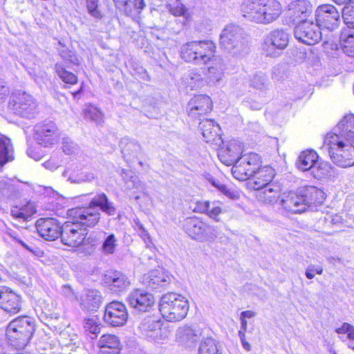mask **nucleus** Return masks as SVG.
I'll list each match as a JSON object with an SVG mask.
<instances>
[{"label":"nucleus","mask_w":354,"mask_h":354,"mask_svg":"<svg viewBox=\"0 0 354 354\" xmlns=\"http://www.w3.org/2000/svg\"><path fill=\"white\" fill-rule=\"evenodd\" d=\"M84 328L93 335H97L100 332V328L95 319L88 318L85 319Z\"/></svg>","instance_id":"obj_57"},{"label":"nucleus","mask_w":354,"mask_h":354,"mask_svg":"<svg viewBox=\"0 0 354 354\" xmlns=\"http://www.w3.org/2000/svg\"><path fill=\"white\" fill-rule=\"evenodd\" d=\"M313 12V6L308 0H295L288 5V17L294 24L308 21Z\"/></svg>","instance_id":"obj_19"},{"label":"nucleus","mask_w":354,"mask_h":354,"mask_svg":"<svg viewBox=\"0 0 354 354\" xmlns=\"http://www.w3.org/2000/svg\"><path fill=\"white\" fill-rule=\"evenodd\" d=\"M63 151L68 155L75 153L77 149V145L69 138H63L62 139Z\"/></svg>","instance_id":"obj_53"},{"label":"nucleus","mask_w":354,"mask_h":354,"mask_svg":"<svg viewBox=\"0 0 354 354\" xmlns=\"http://www.w3.org/2000/svg\"><path fill=\"white\" fill-rule=\"evenodd\" d=\"M171 281V276L163 268L152 270L142 277V283L151 290L167 287Z\"/></svg>","instance_id":"obj_17"},{"label":"nucleus","mask_w":354,"mask_h":354,"mask_svg":"<svg viewBox=\"0 0 354 354\" xmlns=\"http://www.w3.org/2000/svg\"><path fill=\"white\" fill-rule=\"evenodd\" d=\"M121 176L129 189H136L138 192H143L145 189L144 183L140 180L138 176L133 175L131 171L122 169Z\"/></svg>","instance_id":"obj_36"},{"label":"nucleus","mask_w":354,"mask_h":354,"mask_svg":"<svg viewBox=\"0 0 354 354\" xmlns=\"http://www.w3.org/2000/svg\"><path fill=\"white\" fill-rule=\"evenodd\" d=\"M198 354H221V352L214 339L207 338L201 343Z\"/></svg>","instance_id":"obj_40"},{"label":"nucleus","mask_w":354,"mask_h":354,"mask_svg":"<svg viewBox=\"0 0 354 354\" xmlns=\"http://www.w3.org/2000/svg\"><path fill=\"white\" fill-rule=\"evenodd\" d=\"M261 164L260 156L255 153L242 155L232 165V174L239 180H245L253 177Z\"/></svg>","instance_id":"obj_9"},{"label":"nucleus","mask_w":354,"mask_h":354,"mask_svg":"<svg viewBox=\"0 0 354 354\" xmlns=\"http://www.w3.org/2000/svg\"><path fill=\"white\" fill-rule=\"evenodd\" d=\"M97 345L100 348L98 354H120V342L119 338L115 335H102Z\"/></svg>","instance_id":"obj_26"},{"label":"nucleus","mask_w":354,"mask_h":354,"mask_svg":"<svg viewBox=\"0 0 354 354\" xmlns=\"http://www.w3.org/2000/svg\"><path fill=\"white\" fill-rule=\"evenodd\" d=\"M331 169V165L328 162L317 160L310 173L315 178L321 179L330 175Z\"/></svg>","instance_id":"obj_39"},{"label":"nucleus","mask_w":354,"mask_h":354,"mask_svg":"<svg viewBox=\"0 0 354 354\" xmlns=\"http://www.w3.org/2000/svg\"><path fill=\"white\" fill-rule=\"evenodd\" d=\"M201 133L207 142H214L221 131L218 124L214 120L205 119L199 122Z\"/></svg>","instance_id":"obj_30"},{"label":"nucleus","mask_w":354,"mask_h":354,"mask_svg":"<svg viewBox=\"0 0 354 354\" xmlns=\"http://www.w3.org/2000/svg\"><path fill=\"white\" fill-rule=\"evenodd\" d=\"M59 44L62 46V48L59 49V53L61 57L68 64L78 65L80 64V62L79 59L75 55V54L73 51L69 50L64 46H63L61 41H59Z\"/></svg>","instance_id":"obj_48"},{"label":"nucleus","mask_w":354,"mask_h":354,"mask_svg":"<svg viewBox=\"0 0 354 354\" xmlns=\"http://www.w3.org/2000/svg\"><path fill=\"white\" fill-rule=\"evenodd\" d=\"M174 308H180L181 310H188L189 309V303L188 301L185 299V297L179 295V297L175 299L174 304H173Z\"/></svg>","instance_id":"obj_61"},{"label":"nucleus","mask_w":354,"mask_h":354,"mask_svg":"<svg viewBox=\"0 0 354 354\" xmlns=\"http://www.w3.org/2000/svg\"><path fill=\"white\" fill-rule=\"evenodd\" d=\"M86 6L88 12L93 17L96 19L102 17L101 13L98 10V0H86Z\"/></svg>","instance_id":"obj_54"},{"label":"nucleus","mask_w":354,"mask_h":354,"mask_svg":"<svg viewBox=\"0 0 354 354\" xmlns=\"http://www.w3.org/2000/svg\"><path fill=\"white\" fill-rule=\"evenodd\" d=\"M34 131L35 141L45 147H53L59 140V131L53 121L44 120L37 123Z\"/></svg>","instance_id":"obj_11"},{"label":"nucleus","mask_w":354,"mask_h":354,"mask_svg":"<svg viewBox=\"0 0 354 354\" xmlns=\"http://www.w3.org/2000/svg\"><path fill=\"white\" fill-rule=\"evenodd\" d=\"M183 226L184 231L189 237L199 242H213L218 235L216 227L197 217L186 218Z\"/></svg>","instance_id":"obj_8"},{"label":"nucleus","mask_w":354,"mask_h":354,"mask_svg":"<svg viewBox=\"0 0 354 354\" xmlns=\"http://www.w3.org/2000/svg\"><path fill=\"white\" fill-rule=\"evenodd\" d=\"M202 335V330L197 326H183L176 333V340L181 345L192 346L196 344Z\"/></svg>","instance_id":"obj_22"},{"label":"nucleus","mask_w":354,"mask_h":354,"mask_svg":"<svg viewBox=\"0 0 354 354\" xmlns=\"http://www.w3.org/2000/svg\"><path fill=\"white\" fill-rule=\"evenodd\" d=\"M55 69L58 76L64 82L70 84H75L77 82V76L73 73L66 71L61 63H57L55 65Z\"/></svg>","instance_id":"obj_41"},{"label":"nucleus","mask_w":354,"mask_h":354,"mask_svg":"<svg viewBox=\"0 0 354 354\" xmlns=\"http://www.w3.org/2000/svg\"><path fill=\"white\" fill-rule=\"evenodd\" d=\"M255 313L254 311H242L240 315L241 320V329L239 331V336L240 337L241 342L245 340V332L247 329V320L246 319L252 318L254 316Z\"/></svg>","instance_id":"obj_49"},{"label":"nucleus","mask_w":354,"mask_h":354,"mask_svg":"<svg viewBox=\"0 0 354 354\" xmlns=\"http://www.w3.org/2000/svg\"><path fill=\"white\" fill-rule=\"evenodd\" d=\"M13 159L12 147L10 140L4 136L0 135V169L7 162Z\"/></svg>","instance_id":"obj_35"},{"label":"nucleus","mask_w":354,"mask_h":354,"mask_svg":"<svg viewBox=\"0 0 354 354\" xmlns=\"http://www.w3.org/2000/svg\"><path fill=\"white\" fill-rule=\"evenodd\" d=\"M130 307L136 308L140 307L148 308L154 304L153 296L144 290L136 289L132 291L127 297Z\"/></svg>","instance_id":"obj_23"},{"label":"nucleus","mask_w":354,"mask_h":354,"mask_svg":"<svg viewBox=\"0 0 354 354\" xmlns=\"http://www.w3.org/2000/svg\"><path fill=\"white\" fill-rule=\"evenodd\" d=\"M167 322H180L187 316V311L176 312V311H160Z\"/></svg>","instance_id":"obj_50"},{"label":"nucleus","mask_w":354,"mask_h":354,"mask_svg":"<svg viewBox=\"0 0 354 354\" xmlns=\"http://www.w3.org/2000/svg\"><path fill=\"white\" fill-rule=\"evenodd\" d=\"M168 6L170 12L175 16H183L186 12L185 7L178 0L169 3Z\"/></svg>","instance_id":"obj_52"},{"label":"nucleus","mask_w":354,"mask_h":354,"mask_svg":"<svg viewBox=\"0 0 354 354\" xmlns=\"http://www.w3.org/2000/svg\"><path fill=\"white\" fill-rule=\"evenodd\" d=\"M216 46L211 41H193L183 44L180 56L187 62L206 64L214 57Z\"/></svg>","instance_id":"obj_6"},{"label":"nucleus","mask_w":354,"mask_h":354,"mask_svg":"<svg viewBox=\"0 0 354 354\" xmlns=\"http://www.w3.org/2000/svg\"><path fill=\"white\" fill-rule=\"evenodd\" d=\"M70 221L62 225L61 241L70 247L81 245L87 235V227H94L99 222L98 213L91 209L68 210Z\"/></svg>","instance_id":"obj_2"},{"label":"nucleus","mask_w":354,"mask_h":354,"mask_svg":"<svg viewBox=\"0 0 354 354\" xmlns=\"http://www.w3.org/2000/svg\"><path fill=\"white\" fill-rule=\"evenodd\" d=\"M220 44L227 50H234L235 54L241 55L248 50L244 31L240 26L234 24L227 25L222 30L220 35Z\"/></svg>","instance_id":"obj_7"},{"label":"nucleus","mask_w":354,"mask_h":354,"mask_svg":"<svg viewBox=\"0 0 354 354\" xmlns=\"http://www.w3.org/2000/svg\"><path fill=\"white\" fill-rule=\"evenodd\" d=\"M15 187L6 180H0V200L10 198L15 193Z\"/></svg>","instance_id":"obj_45"},{"label":"nucleus","mask_w":354,"mask_h":354,"mask_svg":"<svg viewBox=\"0 0 354 354\" xmlns=\"http://www.w3.org/2000/svg\"><path fill=\"white\" fill-rule=\"evenodd\" d=\"M212 66H209L205 73L207 84H215L220 82L223 76L225 64L222 59L213 58Z\"/></svg>","instance_id":"obj_28"},{"label":"nucleus","mask_w":354,"mask_h":354,"mask_svg":"<svg viewBox=\"0 0 354 354\" xmlns=\"http://www.w3.org/2000/svg\"><path fill=\"white\" fill-rule=\"evenodd\" d=\"M222 212L221 208L219 206H216L214 204L211 205L209 204V209L207 212V214L211 218L215 220L216 221H219V218H218V215Z\"/></svg>","instance_id":"obj_62"},{"label":"nucleus","mask_w":354,"mask_h":354,"mask_svg":"<svg viewBox=\"0 0 354 354\" xmlns=\"http://www.w3.org/2000/svg\"><path fill=\"white\" fill-rule=\"evenodd\" d=\"M117 246V239L113 234H110L106 236L102 243V249L104 254H111L115 252Z\"/></svg>","instance_id":"obj_44"},{"label":"nucleus","mask_w":354,"mask_h":354,"mask_svg":"<svg viewBox=\"0 0 354 354\" xmlns=\"http://www.w3.org/2000/svg\"><path fill=\"white\" fill-rule=\"evenodd\" d=\"M98 207L102 212L108 216H113L116 213V207L114 203L109 200L108 196L104 192L97 193L91 200L88 207H77V209H91L98 213L99 220L100 219V213L95 209Z\"/></svg>","instance_id":"obj_20"},{"label":"nucleus","mask_w":354,"mask_h":354,"mask_svg":"<svg viewBox=\"0 0 354 354\" xmlns=\"http://www.w3.org/2000/svg\"><path fill=\"white\" fill-rule=\"evenodd\" d=\"M102 313L105 322L111 326H121L127 321V311H102Z\"/></svg>","instance_id":"obj_33"},{"label":"nucleus","mask_w":354,"mask_h":354,"mask_svg":"<svg viewBox=\"0 0 354 354\" xmlns=\"http://www.w3.org/2000/svg\"><path fill=\"white\" fill-rule=\"evenodd\" d=\"M335 133H328L324 140L331 160L341 167L354 165V115H345Z\"/></svg>","instance_id":"obj_1"},{"label":"nucleus","mask_w":354,"mask_h":354,"mask_svg":"<svg viewBox=\"0 0 354 354\" xmlns=\"http://www.w3.org/2000/svg\"><path fill=\"white\" fill-rule=\"evenodd\" d=\"M339 334H346V338L351 341L354 340V327L348 323H344L342 326L336 329Z\"/></svg>","instance_id":"obj_55"},{"label":"nucleus","mask_w":354,"mask_h":354,"mask_svg":"<svg viewBox=\"0 0 354 354\" xmlns=\"http://www.w3.org/2000/svg\"><path fill=\"white\" fill-rule=\"evenodd\" d=\"M186 86L191 90H196L203 87L207 83L205 78L202 77L201 71L197 68H192L187 71L183 77Z\"/></svg>","instance_id":"obj_31"},{"label":"nucleus","mask_w":354,"mask_h":354,"mask_svg":"<svg viewBox=\"0 0 354 354\" xmlns=\"http://www.w3.org/2000/svg\"><path fill=\"white\" fill-rule=\"evenodd\" d=\"M81 305L85 308H99L102 297L99 291L96 290H86L80 297Z\"/></svg>","instance_id":"obj_32"},{"label":"nucleus","mask_w":354,"mask_h":354,"mask_svg":"<svg viewBox=\"0 0 354 354\" xmlns=\"http://www.w3.org/2000/svg\"><path fill=\"white\" fill-rule=\"evenodd\" d=\"M39 234L47 241H54L61 235L62 225L54 218H40L35 223Z\"/></svg>","instance_id":"obj_16"},{"label":"nucleus","mask_w":354,"mask_h":354,"mask_svg":"<svg viewBox=\"0 0 354 354\" xmlns=\"http://www.w3.org/2000/svg\"><path fill=\"white\" fill-rule=\"evenodd\" d=\"M243 147L241 143L236 140H230L225 147L221 148L218 151L220 160L226 165H233L240 158Z\"/></svg>","instance_id":"obj_21"},{"label":"nucleus","mask_w":354,"mask_h":354,"mask_svg":"<svg viewBox=\"0 0 354 354\" xmlns=\"http://www.w3.org/2000/svg\"><path fill=\"white\" fill-rule=\"evenodd\" d=\"M212 108V100L209 96L196 95L190 100L187 104V115L193 119L201 120V117L209 113Z\"/></svg>","instance_id":"obj_18"},{"label":"nucleus","mask_w":354,"mask_h":354,"mask_svg":"<svg viewBox=\"0 0 354 354\" xmlns=\"http://www.w3.org/2000/svg\"><path fill=\"white\" fill-rule=\"evenodd\" d=\"M316 22L319 27L333 30L340 24V15L337 8L330 4L319 6L315 11Z\"/></svg>","instance_id":"obj_14"},{"label":"nucleus","mask_w":354,"mask_h":354,"mask_svg":"<svg viewBox=\"0 0 354 354\" xmlns=\"http://www.w3.org/2000/svg\"><path fill=\"white\" fill-rule=\"evenodd\" d=\"M321 28L311 20L301 21L295 27V37L307 45H314L322 39Z\"/></svg>","instance_id":"obj_13"},{"label":"nucleus","mask_w":354,"mask_h":354,"mask_svg":"<svg viewBox=\"0 0 354 354\" xmlns=\"http://www.w3.org/2000/svg\"><path fill=\"white\" fill-rule=\"evenodd\" d=\"M179 297V295L174 292H169L162 296L159 303V310L172 309L175 299Z\"/></svg>","instance_id":"obj_46"},{"label":"nucleus","mask_w":354,"mask_h":354,"mask_svg":"<svg viewBox=\"0 0 354 354\" xmlns=\"http://www.w3.org/2000/svg\"><path fill=\"white\" fill-rule=\"evenodd\" d=\"M260 192V198L266 203H274L277 201L279 194L280 187L277 185H271L261 188Z\"/></svg>","instance_id":"obj_37"},{"label":"nucleus","mask_w":354,"mask_h":354,"mask_svg":"<svg viewBox=\"0 0 354 354\" xmlns=\"http://www.w3.org/2000/svg\"><path fill=\"white\" fill-rule=\"evenodd\" d=\"M240 11L246 20L267 25L279 19L282 6L277 0H244Z\"/></svg>","instance_id":"obj_4"},{"label":"nucleus","mask_w":354,"mask_h":354,"mask_svg":"<svg viewBox=\"0 0 354 354\" xmlns=\"http://www.w3.org/2000/svg\"><path fill=\"white\" fill-rule=\"evenodd\" d=\"M102 283L113 292L125 291L130 286V280L123 272L118 270H108L102 277Z\"/></svg>","instance_id":"obj_15"},{"label":"nucleus","mask_w":354,"mask_h":354,"mask_svg":"<svg viewBox=\"0 0 354 354\" xmlns=\"http://www.w3.org/2000/svg\"><path fill=\"white\" fill-rule=\"evenodd\" d=\"M9 93V87L3 80H0V105L6 102Z\"/></svg>","instance_id":"obj_59"},{"label":"nucleus","mask_w":354,"mask_h":354,"mask_svg":"<svg viewBox=\"0 0 354 354\" xmlns=\"http://www.w3.org/2000/svg\"><path fill=\"white\" fill-rule=\"evenodd\" d=\"M95 178V175L91 172L82 173L80 176L73 178L69 176L68 180L71 183H81L84 182H91Z\"/></svg>","instance_id":"obj_58"},{"label":"nucleus","mask_w":354,"mask_h":354,"mask_svg":"<svg viewBox=\"0 0 354 354\" xmlns=\"http://www.w3.org/2000/svg\"><path fill=\"white\" fill-rule=\"evenodd\" d=\"M169 334L170 331L167 328H162L160 326L153 331L147 333V337L151 342L162 344L167 341Z\"/></svg>","instance_id":"obj_38"},{"label":"nucleus","mask_w":354,"mask_h":354,"mask_svg":"<svg viewBox=\"0 0 354 354\" xmlns=\"http://www.w3.org/2000/svg\"><path fill=\"white\" fill-rule=\"evenodd\" d=\"M289 39L288 32L284 30H272L264 38L263 50L268 56L276 57L278 55L277 50H282L288 46Z\"/></svg>","instance_id":"obj_12"},{"label":"nucleus","mask_w":354,"mask_h":354,"mask_svg":"<svg viewBox=\"0 0 354 354\" xmlns=\"http://www.w3.org/2000/svg\"><path fill=\"white\" fill-rule=\"evenodd\" d=\"M8 108L23 118H32L39 112L35 98L26 93L14 95L8 102Z\"/></svg>","instance_id":"obj_10"},{"label":"nucleus","mask_w":354,"mask_h":354,"mask_svg":"<svg viewBox=\"0 0 354 354\" xmlns=\"http://www.w3.org/2000/svg\"><path fill=\"white\" fill-rule=\"evenodd\" d=\"M250 86L261 91L267 89L269 86L268 76L261 72L257 73L250 80Z\"/></svg>","instance_id":"obj_42"},{"label":"nucleus","mask_w":354,"mask_h":354,"mask_svg":"<svg viewBox=\"0 0 354 354\" xmlns=\"http://www.w3.org/2000/svg\"><path fill=\"white\" fill-rule=\"evenodd\" d=\"M344 23L351 28H354V1L344 7L342 11Z\"/></svg>","instance_id":"obj_43"},{"label":"nucleus","mask_w":354,"mask_h":354,"mask_svg":"<svg viewBox=\"0 0 354 354\" xmlns=\"http://www.w3.org/2000/svg\"><path fill=\"white\" fill-rule=\"evenodd\" d=\"M123 10L127 16H136V13L134 10V7H132L133 3L129 0H123Z\"/></svg>","instance_id":"obj_64"},{"label":"nucleus","mask_w":354,"mask_h":354,"mask_svg":"<svg viewBox=\"0 0 354 354\" xmlns=\"http://www.w3.org/2000/svg\"><path fill=\"white\" fill-rule=\"evenodd\" d=\"M340 46L345 55L354 57V32L342 31L339 37Z\"/></svg>","instance_id":"obj_34"},{"label":"nucleus","mask_w":354,"mask_h":354,"mask_svg":"<svg viewBox=\"0 0 354 354\" xmlns=\"http://www.w3.org/2000/svg\"><path fill=\"white\" fill-rule=\"evenodd\" d=\"M0 308L1 310H21L19 295L8 287L0 286Z\"/></svg>","instance_id":"obj_25"},{"label":"nucleus","mask_w":354,"mask_h":354,"mask_svg":"<svg viewBox=\"0 0 354 354\" xmlns=\"http://www.w3.org/2000/svg\"><path fill=\"white\" fill-rule=\"evenodd\" d=\"M274 176V169L268 166L259 167L253 176L252 188L256 190H260L261 188L272 185L271 183Z\"/></svg>","instance_id":"obj_27"},{"label":"nucleus","mask_w":354,"mask_h":354,"mask_svg":"<svg viewBox=\"0 0 354 354\" xmlns=\"http://www.w3.org/2000/svg\"><path fill=\"white\" fill-rule=\"evenodd\" d=\"M160 326H162V324L160 319H156L153 317H149L144 320L141 324L140 328L143 330L147 337V333L153 331V330H156Z\"/></svg>","instance_id":"obj_47"},{"label":"nucleus","mask_w":354,"mask_h":354,"mask_svg":"<svg viewBox=\"0 0 354 354\" xmlns=\"http://www.w3.org/2000/svg\"><path fill=\"white\" fill-rule=\"evenodd\" d=\"M319 156L314 150H305L300 153L296 161L297 168L303 171H311Z\"/></svg>","instance_id":"obj_29"},{"label":"nucleus","mask_w":354,"mask_h":354,"mask_svg":"<svg viewBox=\"0 0 354 354\" xmlns=\"http://www.w3.org/2000/svg\"><path fill=\"white\" fill-rule=\"evenodd\" d=\"M84 115L87 119H90L97 124L103 121L102 113L95 106H89L84 110Z\"/></svg>","instance_id":"obj_51"},{"label":"nucleus","mask_w":354,"mask_h":354,"mask_svg":"<svg viewBox=\"0 0 354 354\" xmlns=\"http://www.w3.org/2000/svg\"><path fill=\"white\" fill-rule=\"evenodd\" d=\"M209 207L208 201H198L195 203L193 211L197 213L207 214Z\"/></svg>","instance_id":"obj_63"},{"label":"nucleus","mask_w":354,"mask_h":354,"mask_svg":"<svg viewBox=\"0 0 354 354\" xmlns=\"http://www.w3.org/2000/svg\"><path fill=\"white\" fill-rule=\"evenodd\" d=\"M35 330V322L32 317L22 316L12 320L4 335L0 333V354H9L11 347L20 350L27 345Z\"/></svg>","instance_id":"obj_3"},{"label":"nucleus","mask_w":354,"mask_h":354,"mask_svg":"<svg viewBox=\"0 0 354 354\" xmlns=\"http://www.w3.org/2000/svg\"><path fill=\"white\" fill-rule=\"evenodd\" d=\"M17 243L21 245L24 249L31 252L33 255L36 257H41L43 254V252L37 246H35L33 243H27L22 239L18 240Z\"/></svg>","instance_id":"obj_56"},{"label":"nucleus","mask_w":354,"mask_h":354,"mask_svg":"<svg viewBox=\"0 0 354 354\" xmlns=\"http://www.w3.org/2000/svg\"><path fill=\"white\" fill-rule=\"evenodd\" d=\"M323 192L313 186L301 187L297 192L284 193L280 201L287 212L297 214L306 210L312 204L322 202Z\"/></svg>","instance_id":"obj_5"},{"label":"nucleus","mask_w":354,"mask_h":354,"mask_svg":"<svg viewBox=\"0 0 354 354\" xmlns=\"http://www.w3.org/2000/svg\"><path fill=\"white\" fill-rule=\"evenodd\" d=\"M120 147L123 158L128 162H133L142 151L140 145L134 139L128 137L122 138L120 140Z\"/></svg>","instance_id":"obj_24"},{"label":"nucleus","mask_w":354,"mask_h":354,"mask_svg":"<svg viewBox=\"0 0 354 354\" xmlns=\"http://www.w3.org/2000/svg\"><path fill=\"white\" fill-rule=\"evenodd\" d=\"M40 314L38 315V316L41 318L43 316L45 317L46 320L48 322H45L44 321V323L46 325H48L51 324V322L53 320H57L59 317V313H57L55 311H39Z\"/></svg>","instance_id":"obj_60"}]
</instances>
